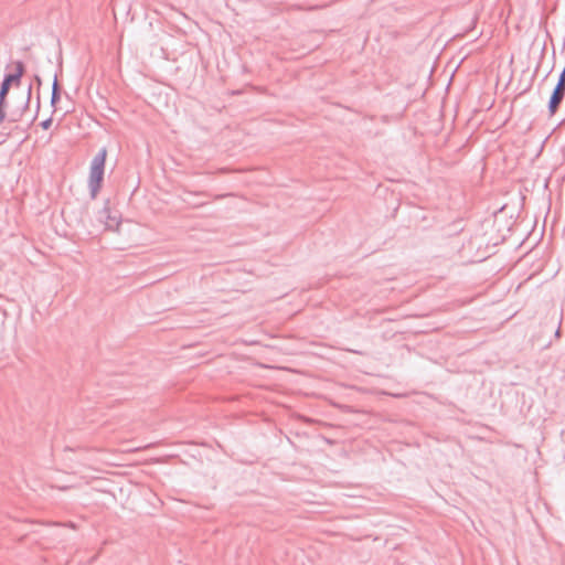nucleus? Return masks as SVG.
Returning a JSON list of instances; mask_svg holds the SVG:
<instances>
[{"label":"nucleus","mask_w":565,"mask_h":565,"mask_svg":"<svg viewBox=\"0 0 565 565\" xmlns=\"http://www.w3.org/2000/svg\"><path fill=\"white\" fill-rule=\"evenodd\" d=\"M565 98V67L558 75L556 85L554 86L552 94L547 103V109L550 116H554L558 110L561 104Z\"/></svg>","instance_id":"7ed1b4c3"},{"label":"nucleus","mask_w":565,"mask_h":565,"mask_svg":"<svg viewBox=\"0 0 565 565\" xmlns=\"http://www.w3.org/2000/svg\"><path fill=\"white\" fill-rule=\"evenodd\" d=\"M31 94H32V84H29L24 105L22 106V108H17L9 113L7 111L6 121H8L9 124H17L22 119L24 113L29 109Z\"/></svg>","instance_id":"39448f33"},{"label":"nucleus","mask_w":565,"mask_h":565,"mask_svg":"<svg viewBox=\"0 0 565 565\" xmlns=\"http://www.w3.org/2000/svg\"><path fill=\"white\" fill-rule=\"evenodd\" d=\"M33 78H34V82H35L39 86H41V85H42V79H41V77H40L39 75H36V74H35V75L33 76Z\"/></svg>","instance_id":"1a4fd4ad"},{"label":"nucleus","mask_w":565,"mask_h":565,"mask_svg":"<svg viewBox=\"0 0 565 565\" xmlns=\"http://www.w3.org/2000/svg\"><path fill=\"white\" fill-rule=\"evenodd\" d=\"M11 67L13 70L11 72H6L3 79L0 83V94H6L7 96L12 87L19 88L21 86L22 78L26 72L25 64L20 60L8 64L6 70L8 71Z\"/></svg>","instance_id":"f03ea898"},{"label":"nucleus","mask_w":565,"mask_h":565,"mask_svg":"<svg viewBox=\"0 0 565 565\" xmlns=\"http://www.w3.org/2000/svg\"><path fill=\"white\" fill-rule=\"evenodd\" d=\"M52 121H53V120H52V118H51V117H50V118H46V119H44V120H42V121L40 122V126L42 127V129L47 130V129L51 127Z\"/></svg>","instance_id":"6e6552de"},{"label":"nucleus","mask_w":565,"mask_h":565,"mask_svg":"<svg viewBox=\"0 0 565 565\" xmlns=\"http://www.w3.org/2000/svg\"><path fill=\"white\" fill-rule=\"evenodd\" d=\"M98 221L105 224V230L118 231L120 220L110 215L109 200L105 201L104 207L98 212Z\"/></svg>","instance_id":"20e7f679"},{"label":"nucleus","mask_w":565,"mask_h":565,"mask_svg":"<svg viewBox=\"0 0 565 565\" xmlns=\"http://www.w3.org/2000/svg\"><path fill=\"white\" fill-rule=\"evenodd\" d=\"M40 108V97H38V104H36V109L39 110Z\"/></svg>","instance_id":"9b49d317"},{"label":"nucleus","mask_w":565,"mask_h":565,"mask_svg":"<svg viewBox=\"0 0 565 565\" xmlns=\"http://www.w3.org/2000/svg\"><path fill=\"white\" fill-rule=\"evenodd\" d=\"M107 159V148L103 147L90 161L88 189L90 199H96L104 182L105 166Z\"/></svg>","instance_id":"f257e3e1"},{"label":"nucleus","mask_w":565,"mask_h":565,"mask_svg":"<svg viewBox=\"0 0 565 565\" xmlns=\"http://www.w3.org/2000/svg\"><path fill=\"white\" fill-rule=\"evenodd\" d=\"M7 108H8V96L6 94H0V125H3L6 122Z\"/></svg>","instance_id":"0eeeda50"},{"label":"nucleus","mask_w":565,"mask_h":565,"mask_svg":"<svg viewBox=\"0 0 565 565\" xmlns=\"http://www.w3.org/2000/svg\"><path fill=\"white\" fill-rule=\"evenodd\" d=\"M193 195H203L206 196L207 194L205 192H199V193H192Z\"/></svg>","instance_id":"9d476101"},{"label":"nucleus","mask_w":565,"mask_h":565,"mask_svg":"<svg viewBox=\"0 0 565 565\" xmlns=\"http://www.w3.org/2000/svg\"><path fill=\"white\" fill-rule=\"evenodd\" d=\"M61 99V86L57 81V75H54L53 84H52V94H51V105L55 107V105Z\"/></svg>","instance_id":"423d86ee"}]
</instances>
